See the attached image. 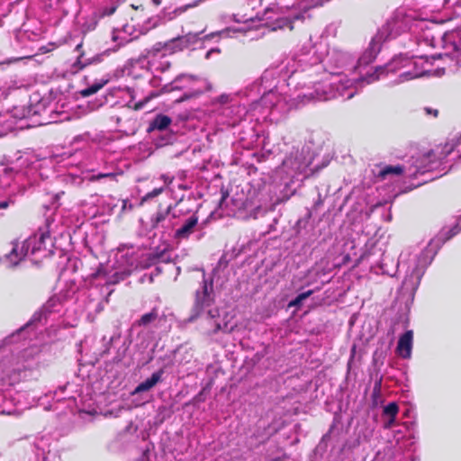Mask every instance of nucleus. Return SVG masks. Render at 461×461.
Masks as SVG:
<instances>
[{
    "label": "nucleus",
    "instance_id": "2eb2a0df",
    "mask_svg": "<svg viewBox=\"0 0 461 461\" xmlns=\"http://www.w3.org/2000/svg\"><path fill=\"white\" fill-rule=\"evenodd\" d=\"M201 32L192 33L189 32L184 36H179L176 38V42H180V48H187L190 45L196 43L199 40V35Z\"/></svg>",
    "mask_w": 461,
    "mask_h": 461
},
{
    "label": "nucleus",
    "instance_id": "5fc2aeb1",
    "mask_svg": "<svg viewBox=\"0 0 461 461\" xmlns=\"http://www.w3.org/2000/svg\"><path fill=\"white\" fill-rule=\"evenodd\" d=\"M132 7H133L134 9H138V6H137V5H132Z\"/></svg>",
    "mask_w": 461,
    "mask_h": 461
},
{
    "label": "nucleus",
    "instance_id": "603ef678",
    "mask_svg": "<svg viewBox=\"0 0 461 461\" xmlns=\"http://www.w3.org/2000/svg\"><path fill=\"white\" fill-rule=\"evenodd\" d=\"M112 176V174H106V175H100V177L109 176Z\"/></svg>",
    "mask_w": 461,
    "mask_h": 461
},
{
    "label": "nucleus",
    "instance_id": "4be33fe9",
    "mask_svg": "<svg viewBox=\"0 0 461 461\" xmlns=\"http://www.w3.org/2000/svg\"><path fill=\"white\" fill-rule=\"evenodd\" d=\"M313 294L312 290H308L304 293L298 294L290 303V306H300L304 300L310 297Z\"/></svg>",
    "mask_w": 461,
    "mask_h": 461
},
{
    "label": "nucleus",
    "instance_id": "9b49d317",
    "mask_svg": "<svg viewBox=\"0 0 461 461\" xmlns=\"http://www.w3.org/2000/svg\"><path fill=\"white\" fill-rule=\"evenodd\" d=\"M172 205H168L165 210H159L152 218H151V228L157 229L159 226L162 228H168L169 224H166V221L167 218L171 217L175 219L176 215L175 213L171 214Z\"/></svg>",
    "mask_w": 461,
    "mask_h": 461
},
{
    "label": "nucleus",
    "instance_id": "58836bf2",
    "mask_svg": "<svg viewBox=\"0 0 461 461\" xmlns=\"http://www.w3.org/2000/svg\"><path fill=\"white\" fill-rule=\"evenodd\" d=\"M400 77L402 78V80H408V79L412 78L411 73H403V74L400 75Z\"/></svg>",
    "mask_w": 461,
    "mask_h": 461
},
{
    "label": "nucleus",
    "instance_id": "ea45409f",
    "mask_svg": "<svg viewBox=\"0 0 461 461\" xmlns=\"http://www.w3.org/2000/svg\"><path fill=\"white\" fill-rule=\"evenodd\" d=\"M214 312H218V311H217V310H215V311L209 310V311L206 312V314H207L208 318H210V319H213V318L216 316Z\"/></svg>",
    "mask_w": 461,
    "mask_h": 461
},
{
    "label": "nucleus",
    "instance_id": "49530a36",
    "mask_svg": "<svg viewBox=\"0 0 461 461\" xmlns=\"http://www.w3.org/2000/svg\"><path fill=\"white\" fill-rule=\"evenodd\" d=\"M162 0H152V3L155 5H159L161 4Z\"/></svg>",
    "mask_w": 461,
    "mask_h": 461
},
{
    "label": "nucleus",
    "instance_id": "f8f14e48",
    "mask_svg": "<svg viewBox=\"0 0 461 461\" xmlns=\"http://www.w3.org/2000/svg\"><path fill=\"white\" fill-rule=\"evenodd\" d=\"M172 122L169 116L165 114H158L149 123L148 132H151L155 130L163 131L166 130Z\"/></svg>",
    "mask_w": 461,
    "mask_h": 461
},
{
    "label": "nucleus",
    "instance_id": "e433bc0d",
    "mask_svg": "<svg viewBox=\"0 0 461 461\" xmlns=\"http://www.w3.org/2000/svg\"><path fill=\"white\" fill-rule=\"evenodd\" d=\"M226 329H227V323H224L223 326H221V323H216L215 324V329L213 330V333H216V332H218L220 330H225Z\"/></svg>",
    "mask_w": 461,
    "mask_h": 461
},
{
    "label": "nucleus",
    "instance_id": "1a4fd4ad",
    "mask_svg": "<svg viewBox=\"0 0 461 461\" xmlns=\"http://www.w3.org/2000/svg\"><path fill=\"white\" fill-rule=\"evenodd\" d=\"M413 332L405 331L399 339L397 345L398 353L404 358L410 357L412 348Z\"/></svg>",
    "mask_w": 461,
    "mask_h": 461
},
{
    "label": "nucleus",
    "instance_id": "f03ea898",
    "mask_svg": "<svg viewBox=\"0 0 461 461\" xmlns=\"http://www.w3.org/2000/svg\"><path fill=\"white\" fill-rule=\"evenodd\" d=\"M214 302L213 297V281L212 278L207 280L203 277L201 287L195 292L194 303L192 308L190 321L198 318L203 310L211 306Z\"/></svg>",
    "mask_w": 461,
    "mask_h": 461
},
{
    "label": "nucleus",
    "instance_id": "bb28decb",
    "mask_svg": "<svg viewBox=\"0 0 461 461\" xmlns=\"http://www.w3.org/2000/svg\"><path fill=\"white\" fill-rule=\"evenodd\" d=\"M180 42H176V38L165 44V47L172 51L183 50L185 48H180Z\"/></svg>",
    "mask_w": 461,
    "mask_h": 461
},
{
    "label": "nucleus",
    "instance_id": "6ab92c4d",
    "mask_svg": "<svg viewBox=\"0 0 461 461\" xmlns=\"http://www.w3.org/2000/svg\"><path fill=\"white\" fill-rule=\"evenodd\" d=\"M106 83H107V81L95 83L92 86L81 90L80 95L83 97H87L91 95H94V94L97 93Z\"/></svg>",
    "mask_w": 461,
    "mask_h": 461
},
{
    "label": "nucleus",
    "instance_id": "4c0bfd02",
    "mask_svg": "<svg viewBox=\"0 0 461 461\" xmlns=\"http://www.w3.org/2000/svg\"><path fill=\"white\" fill-rule=\"evenodd\" d=\"M433 1L436 4H438V5L440 6V7L446 6L448 4V2H449V0H433Z\"/></svg>",
    "mask_w": 461,
    "mask_h": 461
},
{
    "label": "nucleus",
    "instance_id": "412c9836",
    "mask_svg": "<svg viewBox=\"0 0 461 461\" xmlns=\"http://www.w3.org/2000/svg\"><path fill=\"white\" fill-rule=\"evenodd\" d=\"M399 407L396 402H393L384 407L383 415L387 417H396Z\"/></svg>",
    "mask_w": 461,
    "mask_h": 461
},
{
    "label": "nucleus",
    "instance_id": "473e14b6",
    "mask_svg": "<svg viewBox=\"0 0 461 461\" xmlns=\"http://www.w3.org/2000/svg\"><path fill=\"white\" fill-rule=\"evenodd\" d=\"M396 417H388V420L384 422V427L385 429H390L395 422Z\"/></svg>",
    "mask_w": 461,
    "mask_h": 461
},
{
    "label": "nucleus",
    "instance_id": "ddd939ff",
    "mask_svg": "<svg viewBox=\"0 0 461 461\" xmlns=\"http://www.w3.org/2000/svg\"><path fill=\"white\" fill-rule=\"evenodd\" d=\"M460 223H461V217L459 218L457 223L452 229H450L449 230H447L446 232H443V231L440 232L436 237V239L431 240L430 244L433 242L437 243V246L438 249L442 244H444L446 241L450 240L452 237H454L460 231V230H461Z\"/></svg>",
    "mask_w": 461,
    "mask_h": 461
},
{
    "label": "nucleus",
    "instance_id": "0eeeda50",
    "mask_svg": "<svg viewBox=\"0 0 461 461\" xmlns=\"http://www.w3.org/2000/svg\"><path fill=\"white\" fill-rule=\"evenodd\" d=\"M197 227L198 216L194 213L183 221L182 225L176 230L174 237L176 240H187Z\"/></svg>",
    "mask_w": 461,
    "mask_h": 461
},
{
    "label": "nucleus",
    "instance_id": "c756f323",
    "mask_svg": "<svg viewBox=\"0 0 461 461\" xmlns=\"http://www.w3.org/2000/svg\"><path fill=\"white\" fill-rule=\"evenodd\" d=\"M131 275V271H123L121 273L116 272L113 276L115 278L113 283H118L120 280L125 279L127 276Z\"/></svg>",
    "mask_w": 461,
    "mask_h": 461
},
{
    "label": "nucleus",
    "instance_id": "c03bdc74",
    "mask_svg": "<svg viewBox=\"0 0 461 461\" xmlns=\"http://www.w3.org/2000/svg\"><path fill=\"white\" fill-rule=\"evenodd\" d=\"M112 120H114L117 124L121 122V118L119 116H112Z\"/></svg>",
    "mask_w": 461,
    "mask_h": 461
},
{
    "label": "nucleus",
    "instance_id": "79ce46f5",
    "mask_svg": "<svg viewBox=\"0 0 461 461\" xmlns=\"http://www.w3.org/2000/svg\"><path fill=\"white\" fill-rule=\"evenodd\" d=\"M229 194L228 192H222V195H221V202H220V205L222 206V203H224V201L226 200V198L228 197Z\"/></svg>",
    "mask_w": 461,
    "mask_h": 461
},
{
    "label": "nucleus",
    "instance_id": "20e7f679",
    "mask_svg": "<svg viewBox=\"0 0 461 461\" xmlns=\"http://www.w3.org/2000/svg\"><path fill=\"white\" fill-rule=\"evenodd\" d=\"M310 164L311 162L306 160L303 152L294 150L292 151L290 155L283 160L282 166L294 173H305V176L313 175L326 166L325 164H323L321 167L317 166L314 168H311V172L307 174L306 169L310 167Z\"/></svg>",
    "mask_w": 461,
    "mask_h": 461
},
{
    "label": "nucleus",
    "instance_id": "2f4dec72",
    "mask_svg": "<svg viewBox=\"0 0 461 461\" xmlns=\"http://www.w3.org/2000/svg\"><path fill=\"white\" fill-rule=\"evenodd\" d=\"M116 11V6L105 7L102 10L101 16H110Z\"/></svg>",
    "mask_w": 461,
    "mask_h": 461
},
{
    "label": "nucleus",
    "instance_id": "b1692460",
    "mask_svg": "<svg viewBox=\"0 0 461 461\" xmlns=\"http://www.w3.org/2000/svg\"><path fill=\"white\" fill-rule=\"evenodd\" d=\"M40 106L41 104H37L35 106H30L26 112H23L22 114L18 115L16 113H14V117L23 118L27 116L36 115L40 113Z\"/></svg>",
    "mask_w": 461,
    "mask_h": 461
},
{
    "label": "nucleus",
    "instance_id": "f3484780",
    "mask_svg": "<svg viewBox=\"0 0 461 461\" xmlns=\"http://www.w3.org/2000/svg\"><path fill=\"white\" fill-rule=\"evenodd\" d=\"M404 167L401 165L386 166L379 172V176L384 179L389 175H402Z\"/></svg>",
    "mask_w": 461,
    "mask_h": 461
},
{
    "label": "nucleus",
    "instance_id": "f257e3e1",
    "mask_svg": "<svg viewBox=\"0 0 461 461\" xmlns=\"http://www.w3.org/2000/svg\"><path fill=\"white\" fill-rule=\"evenodd\" d=\"M50 242L52 247L51 238L49 232H41L36 241V237L32 240V239L23 242L20 247L18 243H13L12 250L5 256V259L9 262L10 267L18 266L24 257L28 254L29 249L32 248V254H35L37 251L41 249L50 252V249L47 248V242Z\"/></svg>",
    "mask_w": 461,
    "mask_h": 461
},
{
    "label": "nucleus",
    "instance_id": "a18cd8bd",
    "mask_svg": "<svg viewBox=\"0 0 461 461\" xmlns=\"http://www.w3.org/2000/svg\"><path fill=\"white\" fill-rule=\"evenodd\" d=\"M211 52H220V50L218 49H212L210 51L207 52L206 57L208 58Z\"/></svg>",
    "mask_w": 461,
    "mask_h": 461
},
{
    "label": "nucleus",
    "instance_id": "a211bd4d",
    "mask_svg": "<svg viewBox=\"0 0 461 461\" xmlns=\"http://www.w3.org/2000/svg\"><path fill=\"white\" fill-rule=\"evenodd\" d=\"M388 69H389L388 65H386L384 67H383V66L376 67L375 70L373 73H371V74L366 73V75L362 79L366 81L367 84H370L372 82L378 80L380 74L384 73L385 70H388Z\"/></svg>",
    "mask_w": 461,
    "mask_h": 461
},
{
    "label": "nucleus",
    "instance_id": "a878e982",
    "mask_svg": "<svg viewBox=\"0 0 461 461\" xmlns=\"http://www.w3.org/2000/svg\"><path fill=\"white\" fill-rule=\"evenodd\" d=\"M203 0H196L193 2L192 4L185 5L182 7L176 8L174 13L176 14H180L184 12H185L187 9L197 6Z\"/></svg>",
    "mask_w": 461,
    "mask_h": 461
},
{
    "label": "nucleus",
    "instance_id": "37998d69",
    "mask_svg": "<svg viewBox=\"0 0 461 461\" xmlns=\"http://www.w3.org/2000/svg\"><path fill=\"white\" fill-rule=\"evenodd\" d=\"M307 223V219H300L297 221V226L298 227H302V226H305V224Z\"/></svg>",
    "mask_w": 461,
    "mask_h": 461
},
{
    "label": "nucleus",
    "instance_id": "dca6fc26",
    "mask_svg": "<svg viewBox=\"0 0 461 461\" xmlns=\"http://www.w3.org/2000/svg\"><path fill=\"white\" fill-rule=\"evenodd\" d=\"M303 19H304V14L303 13H299V14L294 15L293 17H285V18L280 19L279 21H277V27L280 29L288 27L290 29V31H292L294 29V25H293L294 22L296 20H303Z\"/></svg>",
    "mask_w": 461,
    "mask_h": 461
},
{
    "label": "nucleus",
    "instance_id": "423d86ee",
    "mask_svg": "<svg viewBox=\"0 0 461 461\" xmlns=\"http://www.w3.org/2000/svg\"><path fill=\"white\" fill-rule=\"evenodd\" d=\"M399 33L398 21L395 18L389 19L373 37L375 41L383 43Z\"/></svg>",
    "mask_w": 461,
    "mask_h": 461
},
{
    "label": "nucleus",
    "instance_id": "7ed1b4c3",
    "mask_svg": "<svg viewBox=\"0 0 461 461\" xmlns=\"http://www.w3.org/2000/svg\"><path fill=\"white\" fill-rule=\"evenodd\" d=\"M433 257L429 258L427 251L422 252L417 258L416 266L411 273L402 281V287L406 290L415 292L420 285L425 268L431 263Z\"/></svg>",
    "mask_w": 461,
    "mask_h": 461
},
{
    "label": "nucleus",
    "instance_id": "8fccbe9b",
    "mask_svg": "<svg viewBox=\"0 0 461 461\" xmlns=\"http://www.w3.org/2000/svg\"><path fill=\"white\" fill-rule=\"evenodd\" d=\"M152 375H162V370H159L158 372H154Z\"/></svg>",
    "mask_w": 461,
    "mask_h": 461
},
{
    "label": "nucleus",
    "instance_id": "cd10ccee",
    "mask_svg": "<svg viewBox=\"0 0 461 461\" xmlns=\"http://www.w3.org/2000/svg\"><path fill=\"white\" fill-rule=\"evenodd\" d=\"M103 56H104V54L95 55L93 58L86 59V61L84 62V64L81 67L83 68L89 64L99 63L102 61Z\"/></svg>",
    "mask_w": 461,
    "mask_h": 461
},
{
    "label": "nucleus",
    "instance_id": "3c124183",
    "mask_svg": "<svg viewBox=\"0 0 461 461\" xmlns=\"http://www.w3.org/2000/svg\"><path fill=\"white\" fill-rule=\"evenodd\" d=\"M184 76H178L176 79H175V82H177L180 80L181 77H183Z\"/></svg>",
    "mask_w": 461,
    "mask_h": 461
},
{
    "label": "nucleus",
    "instance_id": "c85d7f7f",
    "mask_svg": "<svg viewBox=\"0 0 461 461\" xmlns=\"http://www.w3.org/2000/svg\"><path fill=\"white\" fill-rule=\"evenodd\" d=\"M163 191V188H155L154 190H152L151 192L148 193L144 197H143V201H147V200H149L155 196H158V194H160Z\"/></svg>",
    "mask_w": 461,
    "mask_h": 461
},
{
    "label": "nucleus",
    "instance_id": "5701e85b",
    "mask_svg": "<svg viewBox=\"0 0 461 461\" xmlns=\"http://www.w3.org/2000/svg\"><path fill=\"white\" fill-rule=\"evenodd\" d=\"M10 114L9 113H4L0 114V125H3V131H0V134H4L5 131L11 130L13 128V122L8 123Z\"/></svg>",
    "mask_w": 461,
    "mask_h": 461
},
{
    "label": "nucleus",
    "instance_id": "72a5a7b5",
    "mask_svg": "<svg viewBox=\"0 0 461 461\" xmlns=\"http://www.w3.org/2000/svg\"><path fill=\"white\" fill-rule=\"evenodd\" d=\"M41 315L42 313L41 312H35L32 318V320L30 321V322H28L26 324V326L30 325L32 322H35V321H41Z\"/></svg>",
    "mask_w": 461,
    "mask_h": 461
},
{
    "label": "nucleus",
    "instance_id": "a19ab883",
    "mask_svg": "<svg viewBox=\"0 0 461 461\" xmlns=\"http://www.w3.org/2000/svg\"><path fill=\"white\" fill-rule=\"evenodd\" d=\"M164 89H165V91H168L169 92V91H172V90H175V89H179V87L178 86H172V84H170V85L165 86Z\"/></svg>",
    "mask_w": 461,
    "mask_h": 461
},
{
    "label": "nucleus",
    "instance_id": "864d4df0",
    "mask_svg": "<svg viewBox=\"0 0 461 461\" xmlns=\"http://www.w3.org/2000/svg\"><path fill=\"white\" fill-rule=\"evenodd\" d=\"M82 46V43H79L77 47H76V50H79Z\"/></svg>",
    "mask_w": 461,
    "mask_h": 461
},
{
    "label": "nucleus",
    "instance_id": "c9c22d12",
    "mask_svg": "<svg viewBox=\"0 0 461 461\" xmlns=\"http://www.w3.org/2000/svg\"><path fill=\"white\" fill-rule=\"evenodd\" d=\"M11 203H13L12 200H5L0 202V210L8 208Z\"/></svg>",
    "mask_w": 461,
    "mask_h": 461
},
{
    "label": "nucleus",
    "instance_id": "f704fd0d",
    "mask_svg": "<svg viewBox=\"0 0 461 461\" xmlns=\"http://www.w3.org/2000/svg\"><path fill=\"white\" fill-rule=\"evenodd\" d=\"M424 111H425L426 114H432L435 117H437L438 114V111L437 109H432V108L425 107Z\"/></svg>",
    "mask_w": 461,
    "mask_h": 461
},
{
    "label": "nucleus",
    "instance_id": "393cba45",
    "mask_svg": "<svg viewBox=\"0 0 461 461\" xmlns=\"http://www.w3.org/2000/svg\"><path fill=\"white\" fill-rule=\"evenodd\" d=\"M96 25H97V21L95 18H92L91 20L86 21L82 25V32L86 33L88 32H91L95 29Z\"/></svg>",
    "mask_w": 461,
    "mask_h": 461
},
{
    "label": "nucleus",
    "instance_id": "09e8293b",
    "mask_svg": "<svg viewBox=\"0 0 461 461\" xmlns=\"http://www.w3.org/2000/svg\"><path fill=\"white\" fill-rule=\"evenodd\" d=\"M188 98H189V96H188V95H185L184 97H182V98L179 100V102H182V101L186 100V99H188Z\"/></svg>",
    "mask_w": 461,
    "mask_h": 461
},
{
    "label": "nucleus",
    "instance_id": "9d476101",
    "mask_svg": "<svg viewBox=\"0 0 461 461\" xmlns=\"http://www.w3.org/2000/svg\"><path fill=\"white\" fill-rule=\"evenodd\" d=\"M381 43L378 41H375V39L372 38L369 47L366 50V51L361 55L358 59L359 66H366L371 63L379 53L381 50Z\"/></svg>",
    "mask_w": 461,
    "mask_h": 461
},
{
    "label": "nucleus",
    "instance_id": "4468645a",
    "mask_svg": "<svg viewBox=\"0 0 461 461\" xmlns=\"http://www.w3.org/2000/svg\"><path fill=\"white\" fill-rule=\"evenodd\" d=\"M158 319V311L157 308H153L151 312L143 314L139 320H137L133 324L132 328L136 327H147L149 324L153 323L155 321Z\"/></svg>",
    "mask_w": 461,
    "mask_h": 461
},
{
    "label": "nucleus",
    "instance_id": "de8ad7c7",
    "mask_svg": "<svg viewBox=\"0 0 461 461\" xmlns=\"http://www.w3.org/2000/svg\"><path fill=\"white\" fill-rule=\"evenodd\" d=\"M119 339H120V337H112L111 339H110V342L113 343V341H115V340H117Z\"/></svg>",
    "mask_w": 461,
    "mask_h": 461
},
{
    "label": "nucleus",
    "instance_id": "39448f33",
    "mask_svg": "<svg viewBox=\"0 0 461 461\" xmlns=\"http://www.w3.org/2000/svg\"><path fill=\"white\" fill-rule=\"evenodd\" d=\"M161 376H149L144 382H141L137 387L131 392L133 402L135 406H141L145 402H148L151 396L149 392L153 388L159 381Z\"/></svg>",
    "mask_w": 461,
    "mask_h": 461
},
{
    "label": "nucleus",
    "instance_id": "aec40b11",
    "mask_svg": "<svg viewBox=\"0 0 461 461\" xmlns=\"http://www.w3.org/2000/svg\"><path fill=\"white\" fill-rule=\"evenodd\" d=\"M381 383L382 376L375 382L373 392H372V401L375 406H377L381 402Z\"/></svg>",
    "mask_w": 461,
    "mask_h": 461
},
{
    "label": "nucleus",
    "instance_id": "7c9ffc66",
    "mask_svg": "<svg viewBox=\"0 0 461 461\" xmlns=\"http://www.w3.org/2000/svg\"><path fill=\"white\" fill-rule=\"evenodd\" d=\"M229 259L227 258V255L223 254L221 258L219 259V262L217 264V268L226 267L228 266Z\"/></svg>",
    "mask_w": 461,
    "mask_h": 461
},
{
    "label": "nucleus",
    "instance_id": "6e6552de",
    "mask_svg": "<svg viewBox=\"0 0 461 461\" xmlns=\"http://www.w3.org/2000/svg\"><path fill=\"white\" fill-rule=\"evenodd\" d=\"M169 262L170 259L167 255V251H154L148 253L142 257V258L139 261L137 267L141 269L149 268V267L155 265L157 262Z\"/></svg>",
    "mask_w": 461,
    "mask_h": 461
}]
</instances>
